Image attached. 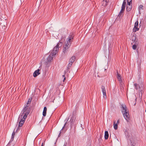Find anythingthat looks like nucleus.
Returning a JSON list of instances; mask_svg holds the SVG:
<instances>
[{"mask_svg": "<svg viewBox=\"0 0 146 146\" xmlns=\"http://www.w3.org/2000/svg\"><path fill=\"white\" fill-rule=\"evenodd\" d=\"M101 89L102 92L103 94V97L104 98L106 99V95L105 87L104 86H102L101 87Z\"/></svg>", "mask_w": 146, "mask_h": 146, "instance_id": "9d476101", "label": "nucleus"}, {"mask_svg": "<svg viewBox=\"0 0 146 146\" xmlns=\"http://www.w3.org/2000/svg\"><path fill=\"white\" fill-rule=\"evenodd\" d=\"M134 86H135V89L136 90H138V85L137 84H134Z\"/></svg>", "mask_w": 146, "mask_h": 146, "instance_id": "a878e982", "label": "nucleus"}, {"mask_svg": "<svg viewBox=\"0 0 146 146\" xmlns=\"http://www.w3.org/2000/svg\"><path fill=\"white\" fill-rule=\"evenodd\" d=\"M76 58L75 56H72L70 59L69 62L72 64V63L74 62Z\"/></svg>", "mask_w": 146, "mask_h": 146, "instance_id": "a211bd4d", "label": "nucleus"}, {"mask_svg": "<svg viewBox=\"0 0 146 146\" xmlns=\"http://www.w3.org/2000/svg\"><path fill=\"white\" fill-rule=\"evenodd\" d=\"M55 47L53 48L52 52H51L50 54L47 57L46 59L45 60L44 64L47 66L50 64V63L52 60L53 57L55 56L54 52V51Z\"/></svg>", "mask_w": 146, "mask_h": 146, "instance_id": "20e7f679", "label": "nucleus"}, {"mask_svg": "<svg viewBox=\"0 0 146 146\" xmlns=\"http://www.w3.org/2000/svg\"><path fill=\"white\" fill-rule=\"evenodd\" d=\"M13 141H11V140H10L6 146H14V145L13 143Z\"/></svg>", "mask_w": 146, "mask_h": 146, "instance_id": "aec40b11", "label": "nucleus"}, {"mask_svg": "<svg viewBox=\"0 0 146 146\" xmlns=\"http://www.w3.org/2000/svg\"><path fill=\"white\" fill-rule=\"evenodd\" d=\"M62 44L63 43L62 42L59 41L55 46V48H56V49L55 50V54L58 52L59 48H60L62 46Z\"/></svg>", "mask_w": 146, "mask_h": 146, "instance_id": "0eeeda50", "label": "nucleus"}, {"mask_svg": "<svg viewBox=\"0 0 146 146\" xmlns=\"http://www.w3.org/2000/svg\"><path fill=\"white\" fill-rule=\"evenodd\" d=\"M126 3L125 1V0H124L123 2V4H122L121 7V11H120L119 14L118 15V17H120V16H121L122 13H123V12L124 11V10L125 9V5H126Z\"/></svg>", "mask_w": 146, "mask_h": 146, "instance_id": "39448f33", "label": "nucleus"}, {"mask_svg": "<svg viewBox=\"0 0 146 146\" xmlns=\"http://www.w3.org/2000/svg\"><path fill=\"white\" fill-rule=\"evenodd\" d=\"M132 0H127V5L126 7V10L129 12V11L132 8Z\"/></svg>", "mask_w": 146, "mask_h": 146, "instance_id": "423d86ee", "label": "nucleus"}, {"mask_svg": "<svg viewBox=\"0 0 146 146\" xmlns=\"http://www.w3.org/2000/svg\"><path fill=\"white\" fill-rule=\"evenodd\" d=\"M31 100L30 99H29L28 100V101L27 102V104L28 105V104H29V103H31Z\"/></svg>", "mask_w": 146, "mask_h": 146, "instance_id": "bb28decb", "label": "nucleus"}, {"mask_svg": "<svg viewBox=\"0 0 146 146\" xmlns=\"http://www.w3.org/2000/svg\"><path fill=\"white\" fill-rule=\"evenodd\" d=\"M130 141L131 146H134V144H135L136 139H135L132 138L130 139Z\"/></svg>", "mask_w": 146, "mask_h": 146, "instance_id": "ddd939ff", "label": "nucleus"}, {"mask_svg": "<svg viewBox=\"0 0 146 146\" xmlns=\"http://www.w3.org/2000/svg\"><path fill=\"white\" fill-rule=\"evenodd\" d=\"M28 106L27 105L25 106L23 110L21 111L18 120L20 119L21 120L19 123V126L21 127L24 124L25 120L30 112V110L28 108Z\"/></svg>", "mask_w": 146, "mask_h": 146, "instance_id": "f257e3e1", "label": "nucleus"}, {"mask_svg": "<svg viewBox=\"0 0 146 146\" xmlns=\"http://www.w3.org/2000/svg\"><path fill=\"white\" fill-rule=\"evenodd\" d=\"M73 36L72 35H70L67 39L66 41L65 42L64 44V45L63 52L64 53L66 52L72 42L73 38Z\"/></svg>", "mask_w": 146, "mask_h": 146, "instance_id": "f03ea898", "label": "nucleus"}, {"mask_svg": "<svg viewBox=\"0 0 146 146\" xmlns=\"http://www.w3.org/2000/svg\"><path fill=\"white\" fill-rule=\"evenodd\" d=\"M40 69H38L35 70L33 74V76L34 77H36L40 74Z\"/></svg>", "mask_w": 146, "mask_h": 146, "instance_id": "f8f14e48", "label": "nucleus"}, {"mask_svg": "<svg viewBox=\"0 0 146 146\" xmlns=\"http://www.w3.org/2000/svg\"><path fill=\"white\" fill-rule=\"evenodd\" d=\"M120 89L121 90H123V87L122 86H122H120Z\"/></svg>", "mask_w": 146, "mask_h": 146, "instance_id": "c85d7f7f", "label": "nucleus"}, {"mask_svg": "<svg viewBox=\"0 0 146 146\" xmlns=\"http://www.w3.org/2000/svg\"><path fill=\"white\" fill-rule=\"evenodd\" d=\"M143 6L142 5H140L139 7V10L143 9Z\"/></svg>", "mask_w": 146, "mask_h": 146, "instance_id": "393cba45", "label": "nucleus"}, {"mask_svg": "<svg viewBox=\"0 0 146 146\" xmlns=\"http://www.w3.org/2000/svg\"><path fill=\"white\" fill-rule=\"evenodd\" d=\"M47 111V108L46 107H44V109L42 113V115L43 116L45 117L46 115Z\"/></svg>", "mask_w": 146, "mask_h": 146, "instance_id": "f3484780", "label": "nucleus"}, {"mask_svg": "<svg viewBox=\"0 0 146 146\" xmlns=\"http://www.w3.org/2000/svg\"><path fill=\"white\" fill-rule=\"evenodd\" d=\"M0 21V30L4 29L5 27V25L6 24L5 21Z\"/></svg>", "mask_w": 146, "mask_h": 146, "instance_id": "6e6552de", "label": "nucleus"}, {"mask_svg": "<svg viewBox=\"0 0 146 146\" xmlns=\"http://www.w3.org/2000/svg\"><path fill=\"white\" fill-rule=\"evenodd\" d=\"M63 146H66V145L65 144H64Z\"/></svg>", "mask_w": 146, "mask_h": 146, "instance_id": "7c9ffc66", "label": "nucleus"}, {"mask_svg": "<svg viewBox=\"0 0 146 146\" xmlns=\"http://www.w3.org/2000/svg\"><path fill=\"white\" fill-rule=\"evenodd\" d=\"M56 90V94L59 95L60 93V90L59 89V88L58 87H57Z\"/></svg>", "mask_w": 146, "mask_h": 146, "instance_id": "b1692460", "label": "nucleus"}, {"mask_svg": "<svg viewBox=\"0 0 146 146\" xmlns=\"http://www.w3.org/2000/svg\"><path fill=\"white\" fill-rule=\"evenodd\" d=\"M75 116H73L70 119V122L72 123H73L75 121Z\"/></svg>", "mask_w": 146, "mask_h": 146, "instance_id": "4be33fe9", "label": "nucleus"}, {"mask_svg": "<svg viewBox=\"0 0 146 146\" xmlns=\"http://www.w3.org/2000/svg\"><path fill=\"white\" fill-rule=\"evenodd\" d=\"M72 63L69 62V63L68 64V67H67V70H68L69 69H70L71 66L72 65Z\"/></svg>", "mask_w": 146, "mask_h": 146, "instance_id": "5701e85b", "label": "nucleus"}, {"mask_svg": "<svg viewBox=\"0 0 146 146\" xmlns=\"http://www.w3.org/2000/svg\"><path fill=\"white\" fill-rule=\"evenodd\" d=\"M121 108H122L121 112L123 115L125 119L127 121L128 119H129V115L127 108L125 105H122Z\"/></svg>", "mask_w": 146, "mask_h": 146, "instance_id": "7ed1b4c3", "label": "nucleus"}, {"mask_svg": "<svg viewBox=\"0 0 146 146\" xmlns=\"http://www.w3.org/2000/svg\"><path fill=\"white\" fill-rule=\"evenodd\" d=\"M15 131H13V133L12 134V136H11V141H13L14 140V137H15Z\"/></svg>", "mask_w": 146, "mask_h": 146, "instance_id": "412c9836", "label": "nucleus"}, {"mask_svg": "<svg viewBox=\"0 0 146 146\" xmlns=\"http://www.w3.org/2000/svg\"><path fill=\"white\" fill-rule=\"evenodd\" d=\"M109 137V134L108 133V132L107 131H106L105 132V135L104 137L105 139H108Z\"/></svg>", "mask_w": 146, "mask_h": 146, "instance_id": "6ab92c4d", "label": "nucleus"}, {"mask_svg": "<svg viewBox=\"0 0 146 146\" xmlns=\"http://www.w3.org/2000/svg\"><path fill=\"white\" fill-rule=\"evenodd\" d=\"M119 122V119H118L116 123H115V121H114L113 123V127L115 130L117 129L118 128V125Z\"/></svg>", "mask_w": 146, "mask_h": 146, "instance_id": "4468645a", "label": "nucleus"}, {"mask_svg": "<svg viewBox=\"0 0 146 146\" xmlns=\"http://www.w3.org/2000/svg\"><path fill=\"white\" fill-rule=\"evenodd\" d=\"M109 1V0H103L102 3V5L104 6H106Z\"/></svg>", "mask_w": 146, "mask_h": 146, "instance_id": "dca6fc26", "label": "nucleus"}, {"mask_svg": "<svg viewBox=\"0 0 146 146\" xmlns=\"http://www.w3.org/2000/svg\"><path fill=\"white\" fill-rule=\"evenodd\" d=\"M133 43H134V44L132 46V48L133 49L135 50L136 49L137 45L138 44L137 40L135 39L133 43H132V44H133Z\"/></svg>", "mask_w": 146, "mask_h": 146, "instance_id": "9b49d317", "label": "nucleus"}, {"mask_svg": "<svg viewBox=\"0 0 146 146\" xmlns=\"http://www.w3.org/2000/svg\"><path fill=\"white\" fill-rule=\"evenodd\" d=\"M138 22L137 21H136L135 23L134 27L133 29L134 32H136L139 30V28L138 27Z\"/></svg>", "mask_w": 146, "mask_h": 146, "instance_id": "1a4fd4ad", "label": "nucleus"}, {"mask_svg": "<svg viewBox=\"0 0 146 146\" xmlns=\"http://www.w3.org/2000/svg\"><path fill=\"white\" fill-rule=\"evenodd\" d=\"M117 78L119 82L121 83L122 82L120 74H119L117 71Z\"/></svg>", "mask_w": 146, "mask_h": 146, "instance_id": "2eb2a0df", "label": "nucleus"}, {"mask_svg": "<svg viewBox=\"0 0 146 146\" xmlns=\"http://www.w3.org/2000/svg\"><path fill=\"white\" fill-rule=\"evenodd\" d=\"M145 112H146V110H145Z\"/></svg>", "mask_w": 146, "mask_h": 146, "instance_id": "473e14b6", "label": "nucleus"}, {"mask_svg": "<svg viewBox=\"0 0 146 146\" xmlns=\"http://www.w3.org/2000/svg\"><path fill=\"white\" fill-rule=\"evenodd\" d=\"M42 145V146H44L43 143H42V145Z\"/></svg>", "mask_w": 146, "mask_h": 146, "instance_id": "c756f323", "label": "nucleus"}, {"mask_svg": "<svg viewBox=\"0 0 146 146\" xmlns=\"http://www.w3.org/2000/svg\"><path fill=\"white\" fill-rule=\"evenodd\" d=\"M60 133L58 135V137H59L60 136Z\"/></svg>", "mask_w": 146, "mask_h": 146, "instance_id": "2f4dec72", "label": "nucleus"}, {"mask_svg": "<svg viewBox=\"0 0 146 146\" xmlns=\"http://www.w3.org/2000/svg\"><path fill=\"white\" fill-rule=\"evenodd\" d=\"M62 77H63V78H64V79L63 80V81L64 82L66 80V77H65L64 75H62Z\"/></svg>", "mask_w": 146, "mask_h": 146, "instance_id": "cd10ccee", "label": "nucleus"}]
</instances>
